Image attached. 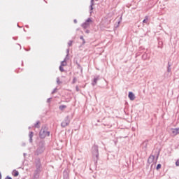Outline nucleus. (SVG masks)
Segmentation results:
<instances>
[{
    "label": "nucleus",
    "mask_w": 179,
    "mask_h": 179,
    "mask_svg": "<svg viewBox=\"0 0 179 179\" xmlns=\"http://www.w3.org/2000/svg\"><path fill=\"white\" fill-rule=\"evenodd\" d=\"M36 170L34 173V178H38L40 173H41V162L40 159L37 158L35 159Z\"/></svg>",
    "instance_id": "1"
},
{
    "label": "nucleus",
    "mask_w": 179,
    "mask_h": 179,
    "mask_svg": "<svg viewBox=\"0 0 179 179\" xmlns=\"http://www.w3.org/2000/svg\"><path fill=\"white\" fill-rule=\"evenodd\" d=\"M92 157L97 162L99 160V147L97 145H94L92 148Z\"/></svg>",
    "instance_id": "2"
},
{
    "label": "nucleus",
    "mask_w": 179,
    "mask_h": 179,
    "mask_svg": "<svg viewBox=\"0 0 179 179\" xmlns=\"http://www.w3.org/2000/svg\"><path fill=\"white\" fill-rule=\"evenodd\" d=\"M44 149H45L44 142L41 141L38 145L37 150L35 152V155H41V153H43V152H44Z\"/></svg>",
    "instance_id": "3"
},
{
    "label": "nucleus",
    "mask_w": 179,
    "mask_h": 179,
    "mask_svg": "<svg viewBox=\"0 0 179 179\" xmlns=\"http://www.w3.org/2000/svg\"><path fill=\"white\" fill-rule=\"evenodd\" d=\"M39 135H50V131H48V128L44 126L42 127Z\"/></svg>",
    "instance_id": "4"
},
{
    "label": "nucleus",
    "mask_w": 179,
    "mask_h": 179,
    "mask_svg": "<svg viewBox=\"0 0 179 179\" xmlns=\"http://www.w3.org/2000/svg\"><path fill=\"white\" fill-rule=\"evenodd\" d=\"M92 19L91 18H87V20L82 24V27L83 29H87L89 26H90V23H92Z\"/></svg>",
    "instance_id": "5"
},
{
    "label": "nucleus",
    "mask_w": 179,
    "mask_h": 179,
    "mask_svg": "<svg viewBox=\"0 0 179 179\" xmlns=\"http://www.w3.org/2000/svg\"><path fill=\"white\" fill-rule=\"evenodd\" d=\"M69 122H71V121L69 120V117H65L64 120L62 122L61 126L63 128H65V127H68V125H69Z\"/></svg>",
    "instance_id": "6"
},
{
    "label": "nucleus",
    "mask_w": 179,
    "mask_h": 179,
    "mask_svg": "<svg viewBox=\"0 0 179 179\" xmlns=\"http://www.w3.org/2000/svg\"><path fill=\"white\" fill-rule=\"evenodd\" d=\"M155 162V156L154 155H150L148 159V163L149 164H152Z\"/></svg>",
    "instance_id": "7"
},
{
    "label": "nucleus",
    "mask_w": 179,
    "mask_h": 179,
    "mask_svg": "<svg viewBox=\"0 0 179 179\" xmlns=\"http://www.w3.org/2000/svg\"><path fill=\"white\" fill-rule=\"evenodd\" d=\"M63 178L64 179H69V173L68 172V170H65L63 172Z\"/></svg>",
    "instance_id": "8"
},
{
    "label": "nucleus",
    "mask_w": 179,
    "mask_h": 179,
    "mask_svg": "<svg viewBox=\"0 0 179 179\" xmlns=\"http://www.w3.org/2000/svg\"><path fill=\"white\" fill-rule=\"evenodd\" d=\"M68 59H69V58H68V56H66L64 61L61 62L60 66H66V61H68Z\"/></svg>",
    "instance_id": "9"
},
{
    "label": "nucleus",
    "mask_w": 179,
    "mask_h": 179,
    "mask_svg": "<svg viewBox=\"0 0 179 179\" xmlns=\"http://www.w3.org/2000/svg\"><path fill=\"white\" fill-rule=\"evenodd\" d=\"M171 132L173 134V135H178L179 134V128L172 129Z\"/></svg>",
    "instance_id": "10"
},
{
    "label": "nucleus",
    "mask_w": 179,
    "mask_h": 179,
    "mask_svg": "<svg viewBox=\"0 0 179 179\" xmlns=\"http://www.w3.org/2000/svg\"><path fill=\"white\" fill-rule=\"evenodd\" d=\"M129 99L131 101L135 99V94H134L132 92H129Z\"/></svg>",
    "instance_id": "11"
},
{
    "label": "nucleus",
    "mask_w": 179,
    "mask_h": 179,
    "mask_svg": "<svg viewBox=\"0 0 179 179\" xmlns=\"http://www.w3.org/2000/svg\"><path fill=\"white\" fill-rule=\"evenodd\" d=\"M12 174L14 177H17V176H19V171L13 170Z\"/></svg>",
    "instance_id": "12"
},
{
    "label": "nucleus",
    "mask_w": 179,
    "mask_h": 179,
    "mask_svg": "<svg viewBox=\"0 0 179 179\" xmlns=\"http://www.w3.org/2000/svg\"><path fill=\"white\" fill-rule=\"evenodd\" d=\"M94 0H91V4L90 6V10H93V5H94Z\"/></svg>",
    "instance_id": "13"
},
{
    "label": "nucleus",
    "mask_w": 179,
    "mask_h": 179,
    "mask_svg": "<svg viewBox=\"0 0 179 179\" xmlns=\"http://www.w3.org/2000/svg\"><path fill=\"white\" fill-rule=\"evenodd\" d=\"M34 128H40V121H37L34 124Z\"/></svg>",
    "instance_id": "14"
},
{
    "label": "nucleus",
    "mask_w": 179,
    "mask_h": 179,
    "mask_svg": "<svg viewBox=\"0 0 179 179\" xmlns=\"http://www.w3.org/2000/svg\"><path fill=\"white\" fill-rule=\"evenodd\" d=\"M143 59H148V58H149V57L148 56V54L144 53L142 56Z\"/></svg>",
    "instance_id": "15"
},
{
    "label": "nucleus",
    "mask_w": 179,
    "mask_h": 179,
    "mask_svg": "<svg viewBox=\"0 0 179 179\" xmlns=\"http://www.w3.org/2000/svg\"><path fill=\"white\" fill-rule=\"evenodd\" d=\"M80 40L83 41V45H84V44H86V41H85V38H83V36H80Z\"/></svg>",
    "instance_id": "16"
},
{
    "label": "nucleus",
    "mask_w": 179,
    "mask_h": 179,
    "mask_svg": "<svg viewBox=\"0 0 179 179\" xmlns=\"http://www.w3.org/2000/svg\"><path fill=\"white\" fill-rule=\"evenodd\" d=\"M64 108H66V106L62 105V106H59L60 110H64Z\"/></svg>",
    "instance_id": "17"
},
{
    "label": "nucleus",
    "mask_w": 179,
    "mask_h": 179,
    "mask_svg": "<svg viewBox=\"0 0 179 179\" xmlns=\"http://www.w3.org/2000/svg\"><path fill=\"white\" fill-rule=\"evenodd\" d=\"M66 57H67V58H69V49H67L66 50Z\"/></svg>",
    "instance_id": "18"
},
{
    "label": "nucleus",
    "mask_w": 179,
    "mask_h": 179,
    "mask_svg": "<svg viewBox=\"0 0 179 179\" xmlns=\"http://www.w3.org/2000/svg\"><path fill=\"white\" fill-rule=\"evenodd\" d=\"M63 66H59V71H61V72H64V71H65L64 69V67H62Z\"/></svg>",
    "instance_id": "19"
},
{
    "label": "nucleus",
    "mask_w": 179,
    "mask_h": 179,
    "mask_svg": "<svg viewBox=\"0 0 179 179\" xmlns=\"http://www.w3.org/2000/svg\"><path fill=\"white\" fill-rule=\"evenodd\" d=\"M159 169H162V164H159L157 166V170H159Z\"/></svg>",
    "instance_id": "20"
},
{
    "label": "nucleus",
    "mask_w": 179,
    "mask_h": 179,
    "mask_svg": "<svg viewBox=\"0 0 179 179\" xmlns=\"http://www.w3.org/2000/svg\"><path fill=\"white\" fill-rule=\"evenodd\" d=\"M57 85H61V81L59 80V78H57Z\"/></svg>",
    "instance_id": "21"
},
{
    "label": "nucleus",
    "mask_w": 179,
    "mask_h": 179,
    "mask_svg": "<svg viewBox=\"0 0 179 179\" xmlns=\"http://www.w3.org/2000/svg\"><path fill=\"white\" fill-rule=\"evenodd\" d=\"M32 141H33V135H30L29 136V142H32Z\"/></svg>",
    "instance_id": "22"
},
{
    "label": "nucleus",
    "mask_w": 179,
    "mask_h": 179,
    "mask_svg": "<svg viewBox=\"0 0 179 179\" xmlns=\"http://www.w3.org/2000/svg\"><path fill=\"white\" fill-rule=\"evenodd\" d=\"M72 41H69V43H68V45L69 46V47H71V45H72Z\"/></svg>",
    "instance_id": "23"
},
{
    "label": "nucleus",
    "mask_w": 179,
    "mask_h": 179,
    "mask_svg": "<svg viewBox=\"0 0 179 179\" xmlns=\"http://www.w3.org/2000/svg\"><path fill=\"white\" fill-rule=\"evenodd\" d=\"M170 64H169V66H168V72H171V68H170Z\"/></svg>",
    "instance_id": "24"
},
{
    "label": "nucleus",
    "mask_w": 179,
    "mask_h": 179,
    "mask_svg": "<svg viewBox=\"0 0 179 179\" xmlns=\"http://www.w3.org/2000/svg\"><path fill=\"white\" fill-rule=\"evenodd\" d=\"M97 80H99V77H96V78H94V82L97 83Z\"/></svg>",
    "instance_id": "25"
},
{
    "label": "nucleus",
    "mask_w": 179,
    "mask_h": 179,
    "mask_svg": "<svg viewBox=\"0 0 179 179\" xmlns=\"http://www.w3.org/2000/svg\"><path fill=\"white\" fill-rule=\"evenodd\" d=\"M57 92V88L54 89L53 91L52 92V94H54Z\"/></svg>",
    "instance_id": "26"
},
{
    "label": "nucleus",
    "mask_w": 179,
    "mask_h": 179,
    "mask_svg": "<svg viewBox=\"0 0 179 179\" xmlns=\"http://www.w3.org/2000/svg\"><path fill=\"white\" fill-rule=\"evenodd\" d=\"M96 84L97 83H95L94 81L92 82V86H96Z\"/></svg>",
    "instance_id": "27"
},
{
    "label": "nucleus",
    "mask_w": 179,
    "mask_h": 179,
    "mask_svg": "<svg viewBox=\"0 0 179 179\" xmlns=\"http://www.w3.org/2000/svg\"><path fill=\"white\" fill-rule=\"evenodd\" d=\"M146 145H148V143H147V142H144V143H143V146L146 147Z\"/></svg>",
    "instance_id": "28"
},
{
    "label": "nucleus",
    "mask_w": 179,
    "mask_h": 179,
    "mask_svg": "<svg viewBox=\"0 0 179 179\" xmlns=\"http://www.w3.org/2000/svg\"><path fill=\"white\" fill-rule=\"evenodd\" d=\"M85 33H87V34H89V33H90V31L89 29H87V30L85 31Z\"/></svg>",
    "instance_id": "29"
},
{
    "label": "nucleus",
    "mask_w": 179,
    "mask_h": 179,
    "mask_svg": "<svg viewBox=\"0 0 179 179\" xmlns=\"http://www.w3.org/2000/svg\"><path fill=\"white\" fill-rule=\"evenodd\" d=\"M51 101V98L48 99L47 102L50 103Z\"/></svg>",
    "instance_id": "30"
},
{
    "label": "nucleus",
    "mask_w": 179,
    "mask_h": 179,
    "mask_svg": "<svg viewBox=\"0 0 179 179\" xmlns=\"http://www.w3.org/2000/svg\"><path fill=\"white\" fill-rule=\"evenodd\" d=\"M76 82V78H74L73 80V83H75Z\"/></svg>",
    "instance_id": "31"
},
{
    "label": "nucleus",
    "mask_w": 179,
    "mask_h": 179,
    "mask_svg": "<svg viewBox=\"0 0 179 179\" xmlns=\"http://www.w3.org/2000/svg\"><path fill=\"white\" fill-rule=\"evenodd\" d=\"M5 179H12V178L7 176Z\"/></svg>",
    "instance_id": "32"
},
{
    "label": "nucleus",
    "mask_w": 179,
    "mask_h": 179,
    "mask_svg": "<svg viewBox=\"0 0 179 179\" xmlns=\"http://www.w3.org/2000/svg\"><path fill=\"white\" fill-rule=\"evenodd\" d=\"M143 23H146V19L143 20Z\"/></svg>",
    "instance_id": "33"
},
{
    "label": "nucleus",
    "mask_w": 179,
    "mask_h": 179,
    "mask_svg": "<svg viewBox=\"0 0 179 179\" xmlns=\"http://www.w3.org/2000/svg\"><path fill=\"white\" fill-rule=\"evenodd\" d=\"M76 90H77V92H79V87H76Z\"/></svg>",
    "instance_id": "34"
},
{
    "label": "nucleus",
    "mask_w": 179,
    "mask_h": 179,
    "mask_svg": "<svg viewBox=\"0 0 179 179\" xmlns=\"http://www.w3.org/2000/svg\"><path fill=\"white\" fill-rule=\"evenodd\" d=\"M0 179H2V174L0 172Z\"/></svg>",
    "instance_id": "35"
},
{
    "label": "nucleus",
    "mask_w": 179,
    "mask_h": 179,
    "mask_svg": "<svg viewBox=\"0 0 179 179\" xmlns=\"http://www.w3.org/2000/svg\"><path fill=\"white\" fill-rule=\"evenodd\" d=\"M74 23H78V20H74Z\"/></svg>",
    "instance_id": "36"
},
{
    "label": "nucleus",
    "mask_w": 179,
    "mask_h": 179,
    "mask_svg": "<svg viewBox=\"0 0 179 179\" xmlns=\"http://www.w3.org/2000/svg\"><path fill=\"white\" fill-rule=\"evenodd\" d=\"M29 134H30V135H33V131H31V132L29 133Z\"/></svg>",
    "instance_id": "37"
},
{
    "label": "nucleus",
    "mask_w": 179,
    "mask_h": 179,
    "mask_svg": "<svg viewBox=\"0 0 179 179\" xmlns=\"http://www.w3.org/2000/svg\"><path fill=\"white\" fill-rule=\"evenodd\" d=\"M157 159H159V154L157 156V159L156 160H157Z\"/></svg>",
    "instance_id": "38"
},
{
    "label": "nucleus",
    "mask_w": 179,
    "mask_h": 179,
    "mask_svg": "<svg viewBox=\"0 0 179 179\" xmlns=\"http://www.w3.org/2000/svg\"><path fill=\"white\" fill-rule=\"evenodd\" d=\"M120 23H121V21H119V22H118V24H120Z\"/></svg>",
    "instance_id": "39"
},
{
    "label": "nucleus",
    "mask_w": 179,
    "mask_h": 179,
    "mask_svg": "<svg viewBox=\"0 0 179 179\" xmlns=\"http://www.w3.org/2000/svg\"><path fill=\"white\" fill-rule=\"evenodd\" d=\"M122 19V16L120 17V20Z\"/></svg>",
    "instance_id": "40"
},
{
    "label": "nucleus",
    "mask_w": 179,
    "mask_h": 179,
    "mask_svg": "<svg viewBox=\"0 0 179 179\" xmlns=\"http://www.w3.org/2000/svg\"><path fill=\"white\" fill-rule=\"evenodd\" d=\"M24 156H26V153H24Z\"/></svg>",
    "instance_id": "41"
},
{
    "label": "nucleus",
    "mask_w": 179,
    "mask_h": 179,
    "mask_svg": "<svg viewBox=\"0 0 179 179\" xmlns=\"http://www.w3.org/2000/svg\"><path fill=\"white\" fill-rule=\"evenodd\" d=\"M18 26V27H19V25H17Z\"/></svg>",
    "instance_id": "42"
},
{
    "label": "nucleus",
    "mask_w": 179,
    "mask_h": 179,
    "mask_svg": "<svg viewBox=\"0 0 179 179\" xmlns=\"http://www.w3.org/2000/svg\"><path fill=\"white\" fill-rule=\"evenodd\" d=\"M18 26V27H19V25H17Z\"/></svg>",
    "instance_id": "43"
},
{
    "label": "nucleus",
    "mask_w": 179,
    "mask_h": 179,
    "mask_svg": "<svg viewBox=\"0 0 179 179\" xmlns=\"http://www.w3.org/2000/svg\"><path fill=\"white\" fill-rule=\"evenodd\" d=\"M95 1H99V0H95Z\"/></svg>",
    "instance_id": "44"
}]
</instances>
